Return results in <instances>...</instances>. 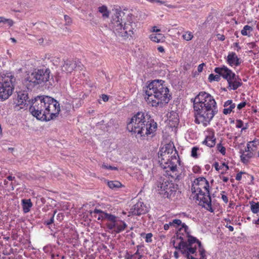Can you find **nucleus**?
Instances as JSON below:
<instances>
[{"mask_svg":"<svg viewBox=\"0 0 259 259\" xmlns=\"http://www.w3.org/2000/svg\"><path fill=\"white\" fill-rule=\"evenodd\" d=\"M191 101L193 103L195 123L206 126L218 112L213 97L205 92H201Z\"/></svg>","mask_w":259,"mask_h":259,"instance_id":"obj_1","label":"nucleus"},{"mask_svg":"<svg viewBox=\"0 0 259 259\" xmlns=\"http://www.w3.org/2000/svg\"><path fill=\"white\" fill-rule=\"evenodd\" d=\"M29 111L38 119L49 121L58 116L60 107L58 102L54 98L38 96L32 99Z\"/></svg>","mask_w":259,"mask_h":259,"instance_id":"obj_2","label":"nucleus"},{"mask_svg":"<svg viewBox=\"0 0 259 259\" xmlns=\"http://www.w3.org/2000/svg\"><path fill=\"white\" fill-rule=\"evenodd\" d=\"M182 227L185 229L188 240L187 242L184 241V238L180 236V232H178L177 236L181 241L176 249L180 250L182 254H186L188 259H206L205 250L201 242L190 234L189 228L185 224H183Z\"/></svg>","mask_w":259,"mask_h":259,"instance_id":"obj_3","label":"nucleus"},{"mask_svg":"<svg viewBox=\"0 0 259 259\" xmlns=\"http://www.w3.org/2000/svg\"><path fill=\"white\" fill-rule=\"evenodd\" d=\"M164 83L162 80H154L145 88L146 96L145 99L152 107H162L170 100L169 89L163 84Z\"/></svg>","mask_w":259,"mask_h":259,"instance_id":"obj_4","label":"nucleus"},{"mask_svg":"<svg viewBox=\"0 0 259 259\" xmlns=\"http://www.w3.org/2000/svg\"><path fill=\"white\" fill-rule=\"evenodd\" d=\"M127 130L136 134L142 139L153 133L157 128V123L147 113L139 112L127 123Z\"/></svg>","mask_w":259,"mask_h":259,"instance_id":"obj_5","label":"nucleus"},{"mask_svg":"<svg viewBox=\"0 0 259 259\" xmlns=\"http://www.w3.org/2000/svg\"><path fill=\"white\" fill-rule=\"evenodd\" d=\"M158 160L163 169L169 168L173 173L175 172V179L180 180L185 176L184 169L181 172L177 170V164H180L178 152L173 144H166L158 153Z\"/></svg>","mask_w":259,"mask_h":259,"instance_id":"obj_6","label":"nucleus"},{"mask_svg":"<svg viewBox=\"0 0 259 259\" xmlns=\"http://www.w3.org/2000/svg\"><path fill=\"white\" fill-rule=\"evenodd\" d=\"M124 13L119 9H115V13L111 22V26L115 33L124 38L132 37L134 31L137 28V25L135 22V18L132 15H128L126 20L122 25V18Z\"/></svg>","mask_w":259,"mask_h":259,"instance_id":"obj_7","label":"nucleus"},{"mask_svg":"<svg viewBox=\"0 0 259 259\" xmlns=\"http://www.w3.org/2000/svg\"><path fill=\"white\" fill-rule=\"evenodd\" d=\"M209 184L204 177L196 179L191 187L192 193H196L199 204L207 210L213 212L209 192Z\"/></svg>","mask_w":259,"mask_h":259,"instance_id":"obj_8","label":"nucleus"},{"mask_svg":"<svg viewBox=\"0 0 259 259\" xmlns=\"http://www.w3.org/2000/svg\"><path fill=\"white\" fill-rule=\"evenodd\" d=\"M155 188L163 197L172 198L178 191V185L168 180L166 177L159 176L156 179Z\"/></svg>","mask_w":259,"mask_h":259,"instance_id":"obj_9","label":"nucleus"},{"mask_svg":"<svg viewBox=\"0 0 259 259\" xmlns=\"http://www.w3.org/2000/svg\"><path fill=\"white\" fill-rule=\"evenodd\" d=\"M15 79L11 73L0 74V101L8 99L12 95Z\"/></svg>","mask_w":259,"mask_h":259,"instance_id":"obj_10","label":"nucleus"},{"mask_svg":"<svg viewBox=\"0 0 259 259\" xmlns=\"http://www.w3.org/2000/svg\"><path fill=\"white\" fill-rule=\"evenodd\" d=\"M50 71L49 69L35 70L26 78L30 86L33 87L37 84L48 81L50 78Z\"/></svg>","mask_w":259,"mask_h":259,"instance_id":"obj_11","label":"nucleus"},{"mask_svg":"<svg viewBox=\"0 0 259 259\" xmlns=\"http://www.w3.org/2000/svg\"><path fill=\"white\" fill-rule=\"evenodd\" d=\"M147 207L142 201H138L130 209V213L132 215H140L147 212Z\"/></svg>","mask_w":259,"mask_h":259,"instance_id":"obj_12","label":"nucleus"},{"mask_svg":"<svg viewBox=\"0 0 259 259\" xmlns=\"http://www.w3.org/2000/svg\"><path fill=\"white\" fill-rule=\"evenodd\" d=\"M214 72L217 74L221 75L227 81L234 77L236 75L231 70L224 65L222 67H216L214 69Z\"/></svg>","mask_w":259,"mask_h":259,"instance_id":"obj_13","label":"nucleus"},{"mask_svg":"<svg viewBox=\"0 0 259 259\" xmlns=\"http://www.w3.org/2000/svg\"><path fill=\"white\" fill-rule=\"evenodd\" d=\"M28 99V93L26 92H19L18 93L16 106L20 107V109L23 108L25 106H27L30 101Z\"/></svg>","mask_w":259,"mask_h":259,"instance_id":"obj_14","label":"nucleus"},{"mask_svg":"<svg viewBox=\"0 0 259 259\" xmlns=\"http://www.w3.org/2000/svg\"><path fill=\"white\" fill-rule=\"evenodd\" d=\"M76 66V62L75 60L73 59L64 60L62 66V70L67 73H71Z\"/></svg>","mask_w":259,"mask_h":259,"instance_id":"obj_15","label":"nucleus"},{"mask_svg":"<svg viewBox=\"0 0 259 259\" xmlns=\"http://www.w3.org/2000/svg\"><path fill=\"white\" fill-rule=\"evenodd\" d=\"M227 82L228 83V88L230 90H236L242 85L241 78L236 75L234 77L228 80Z\"/></svg>","mask_w":259,"mask_h":259,"instance_id":"obj_16","label":"nucleus"},{"mask_svg":"<svg viewBox=\"0 0 259 259\" xmlns=\"http://www.w3.org/2000/svg\"><path fill=\"white\" fill-rule=\"evenodd\" d=\"M240 59L234 52L229 53L227 59V62L231 66H237L240 64Z\"/></svg>","mask_w":259,"mask_h":259,"instance_id":"obj_17","label":"nucleus"},{"mask_svg":"<svg viewBox=\"0 0 259 259\" xmlns=\"http://www.w3.org/2000/svg\"><path fill=\"white\" fill-rule=\"evenodd\" d=\"M223 112L224 114L227 115L233 111V109L235 108L236 105L235 103H233L232 100H228L225 102Z\"/></svg>","mask_w":259,"mask_h":259,"instance_id":"obj_18","label":"nucleus"},{"mask_svg":"<svg viewBox=\"0 0 259 259\" xmlns=\"http://www.w3.org/2000/svg\"><path fill=\"white\" fill-rule=\"evenodd\" d=\"M115 229L114 230V231L116 233H119L123 231L127 227V225L126 224V223L121 220L117 219L115 221Z\"/></svg>","mask_w":259,"mask_h":259,"instance_id":"obj_19","label":"nucleus"},{"mask_svg":"<svg viewBox=\"0 0 259 259\" xmlns=\"http://www.w3.org/2000/svg\"><path fill=\"white\" fill-rule=\"evenodd\" d=\"M184 223L182 224V221L180 220H179V219H175V220H172V222H170V225H171V226H174L175 227H177L179 226L180 225H181V226H182V225ZM183 231H184V232L186 234V233L185 231V229L183 227H182L178 231V232L177 233V235L178 234V232H180V236L183 237L182 235V234H183V233L182 232ZM177 238L178 239H180H180L179 238H178L177 236Z\"/></svg>","mask_w":259,"mask_h":259,"instance_id":"obj_20","label":"nucleus"},{"mask_svg":"<svg viewBox=\"0 0 259 259\" xmlns=\"http://www.w3.org/2000/svg\"><path fill=\"white\" fill-rule=\"evenodd\" d=\"M240 153L241 154L240 156L241 160L244 163H246L253 155L252 152H244L242 150L240 151Z\"/></svg>","mask_w":259,"mask_h":259,"instance_id":"obj_21","label":"nucleus"},{"mask_svg":"<svg viewBox=\"0 0 259 259\" xmlns=\"http://www.w3.org/2000/svg\"><path fill=\"white\" fill-rule=\"evenodd\" d=\"M22 205L23 207V210L24 213L28 212L30 211V208L32 206V203L31 202L30 199H22Z\"/></svg>","mask_w":259,"mask_h":259,"instance_id":"obj_22","label":"nucleus"},{"mask_svg":"<svg viewBox=\"0 0 259 259\" xmlns=\"http://www.w3.org/2000/svg\"><path fill=\"white\" fill-rule=\"evenodd\" d=\"M202 144L207 145L209 147H213L215 144V138L213 135L207 136L202 142Z\"/></svg>","mask_w":259,"mask_h":259,"instance_id":"obj_23","label":"nucleus"},{"mask_svg":"<svg viewBox=\"0 0 259 259\" xmlns=\"http://www.w3.org/2000/svg\"><path fill=\"white\" fill-rule=\"evenodd\" d=\"M98 11L102 14V17L104 18H107L109 16L110 12L108 10L107 7L103 5L98 8Z\"/></svg>","mask_w":259,"mask_h":259,"instance_id":"obj_24","label":"nucleus"},{"mask_svg":"<svg viewBox=\"0 0 259 259\" xmlns=\"http://www.w3.org/2000/svg\"><path fill=\"white\" fill-rule=\"evenodd\" d=\"M213 166L215 169L216 170L219 171L220 169H222L223 167H225V170L224 171H221V174L223 175L226 172V171L229 169V166L228 165H227L225 162H223L221 165H219V164L218 162H215Z\"/></svg>","mask_w":259,"mask_h":259,"instance_id":"obj_25","label":"nucleus"},{"mask_svg":"<svg viewBox=\"0 0 259 259\" xmlns=\"http://www.w3.org/2000/svg\"><path fill=\"white\" fill-rule=\"evenodd\" d=\"M91 213H93L94 214H98V216L95 215V217L97 218V219L98 220H102L105 219V217L104 214H106V212H105L100 209L96 208Z\"/></svg>","mask_w":259,"mask_h":259,"instance_id":"obj_26","label":"nucleus"},{"mask_svg":"<svg viewBox=\"0 0 259 259\" xmlns=\"http://www.w3.org/2000/svg\"><path fill=\"white\" fill-rule=\"evenodd\" d=\"M242 174H245L246 177H245V178L249 179H250V182L248 183L249 185L253 184V177L252 175H250L249 174H245L243 172H240L238 173L236 176V179L237 181H240L241 179L242 178Z\"/></svg>","mask_w":259,"mask_h":259,"instance_id":"obj_27","label":"nucleus"},{"mask_svg":"<svg viewBox=\"0 0 259 259\" xmlns=\"http://www.w3.org/2000/svg\"><path fill=\"white\" fill-rule=\"evenodd\" d=\"M108 186L112 189L119 188L121 187V183L117 181H111L108 182Z\"/></svg>","mask_w":259,"mask_h":259,"instance_id":"obj_28","label":"nucleus"},{"mask_svg":"<svg viewBox=\"0 0 259 259\" xmlns=\"http://www.w3.org/2000/svg\"><path fill=\"white\" fill-rule=\"evenodd\" d=\"M250 209L253 213H257L259 212V202H255L253 201H250Z\"/></svg>","mask_w":259,"mask_h":259,"instance_id":"obj_29","label":"nucleus"},{"mask_svg":"<svg viewBox=\"0 0 259 259\" xmlns=\"http://www.w3.org/2000/svg\"><path fill=\"white\" fill-rule=\"evenodd\" d=\"M253 30L252 27L249 25H245L242 30L241 33L244 36H249L250 32Z\"/></svg>","mask_w":259,"mask_h":259,"instance_id":"obj_30","label":"nucleus"},{"mask_svg":"<svg viewBox=\"0 0 259 259\" xmlns=\"http://www.w3.org/2000/svg\"><path fill=\"white\" fill-rule=\"evenodd\" d=\"M150 38L152 41L158 43L160 42L162 36L161 34H152L150 35Z\"/></svg>","mask_w":259,"mask_h":259,"instance_id":"obj_31","label":"nucleus"},{"mask_svg":"<svg viewBox=\"0 0 259 259\" xmlns=\"http://www.w3.org/2000/svg\"><path fill=\"white\" fill-rule=\"evenodd\" d=\"M104 215L105 217V219H106L109 222H112L114 223L117 220V217L112 214L106 213V214H104Z\"/></svg>","mask_w":259,"mask_h":259,"instance_id":"obj_32","label":"nucleus"},{"mask_svg":"<svg viewBox=\"0 0 259 259\" xmlns=\"http://www.w3.org/2000/svg\"><path fill=\"white\" fill-rule=\"evenodd\" d=\"M221 75L219 74L214 75L213 74L211 73L209 75L208 80L210 82H211L212 81H219L221 79Z\"/></svg>","mask_w":259,"mask_h":259,"instance_id":"obj_33","label":"nucleus"},{"mask_svg":"<svg viewBox=\"0 0 259 259\" xmlns=\"http://www.w3.org/2000/svg\"><path fill=\"white\" fill-rule=\"evenodd\" d=\"M8 23L9 26H12L13 24V21L11 19H6L4 17H0V23Z\"/></svg>","mask_w":259,"mask_h":259,"instance_id":"obj_34","label":"nucleus"},{"mask_svg":"<svg viewBox=\"0 0 259 259\" xmlns=\"http://www.w3.org/2000/svg\"><path fill=\"white\" fill-rule=\"evenodd\" d=\"M82 102H83V101L80 98L75 99L72 101V105H73V107H75L76 108H78L79 107H80L81 106Z\"/></svg>","mask_w":259,"mask_h":259,"instance_id":"obj_35","label":"nucleus"},{"mask_svg":"<svg viewBox=\"0 0 259 259\" xmlns=\"http://www.w3.org/2000/svg\"><path fill=\"white\" fill-rule=\"evenodd\" d=\"M183 37L185 40L189 41L193 38V35L192 32L190 31H187L183 35Z\"/></svg>","mask_w":259,"mask_h":259,"instance_id":"obj_36","label":"nucleus"},{"mask_svg":"<svg viewBox=\"0 0 259 259\" xmlns=\"http://www.w3.org/2000/svg\"><path fill=\"white\" fill-rule=\"evenodd\" d=\"M199 148L198 147H193L191 150V156L195 158H197L198 157V154H197V151L199 150Z\"/></svg>","mask_w":259,"mask_h":259,"instance_id":"obj_37","label":"nucleus"},{"mask_svg":"<svg viewBox=\"0 0 259 259\" xmlns=\"http://www.w3.org/2000/svg\"><path fill=\"white\" fill-rule=\"evenodd\" d=\"M217 149L218 150L221 152L223 155H225L226 154V148L225 147L223 146L220 143L217 145Z\"/></svg>","mask_w":259,"mask_h":259,"instance_id":"obj_38","label":"nucleus"},{"mask_svg":"<svg viewBox=\"0 0 259 259\" xmlns=\"http://www.w3.org/2000/svg\"><path fill=\"white\" fill-rule=\"evenodd\" d=\"M248 143H249L250 145L252 144V148L256 150L257 146L259 145V140L255 139L253 141L249 142Z\"/></svg>","mask_w":259,"mask_h":259,"instance_id":"obj_39","label":"nucleus"},{"mask_svg":"<svg viewBox=\"0 0 259 259\" xmlns=\"http://www.w3.org/2000/svg\"><path fill=\"white\" fill-rule=\"evenodd\" d=\"M64 20L65 21V25H70L72 23V19L68 15H65L64 16Z\"/></svg>","mask_w":259,"mask_h":259,"instance_id":"obj_40","label":"nucleus"},{"mask_svg":"<svg viewBox=\"0 0 259 259\" xmlns=\"http://www.w3.org/2000/svg\"><path fill=\"white\" fill-rule=\"evenodd\" d=\"M153 235L151 233H148L146 235L145 241L147 243H150L152 241V237Z\"/></svg>","mask_w":259,"mask_h":259,"instance_id":"obj_41","label":"nucleus"},{"mask_svg":"<svg viewBox=\"0 0 259 259\" xmlns=\"http://www.w3.org/2000/svg\"><path fill=\"white\" fill-rule=\"evenodd\" d=\"M107 227L108 229L111 230H114L115 229V223L109 222L106 224Z\"/></svg>","mask_w":259,"mask_h":259,"instance_id":"obj_42","label":"nucleus"},{"mask_svg":"<svg viewBox=\"0 0 259 259\" xmlns=\"http://www.w3.org/2000/svg\"><path fill=\"white\" fill-rule=\"evenodd\" d=\"M102 167L105 169H108L110 170H117V168L116 167L112 166L110 165H106L105 163H103L102 165Z\"/></svg>","mask_w":259,"mask_h":259,"instance_id":"obj_43","label":"nucleus"},{"mask_svg":"<svg viewBox=\"0 0 259 259\" xmlns=\"http://www.w3.org/2000/svg\"><path fill=\"white\" fill-rule=\"evenodd\" d=\"M225 191L222 192V193H221L222 199H223V201L225 203H227L228 202V197L227 196V195H226L225 194Z\"/></svg>","mask_w":259,"mask_h":259,"instance_id":"obj_44","label":"nucleus"},{"mask_svg":"<svg viewBox=\"0 0 259 259\" xmlns=\"http://www.w3.org/2000/svg\"><path fill=\"white\" fill-rule=\"evenodd\" d=\"M255 150V149H254L253 148H252L250 146V145L249 144V143H247V147L246 148H245V151H244V152H253Z\"/></svg>","mask_w":259,"mask_h":259,"instance_id":"obj_45","label":"nucleus"},{"mask_svg":"<svg viewBox=\"0 0 259 259\" xmlns=\"http://www.w3.org/2000/svg\"><path fill=\"white\" fill-rule=\"evenodd\" d=\"M53 222H54V215H52L50 220H49L48 221H45V224L48 226V225H50L52 224V223H53Z\"/></svg>","mask_w":259,"mask_h":259,"instance_id":"obj_46","label":"nucleus"},{"mask_svg":"<svg viewBox=\"0 0 259 259\" xmlns=\"http://www.w3.org/2000/svg\"><path fill=\"white\" fill-rule=\"evenodd\" d=\"M236 127L237 128H241L243 125V122L241 120H237L236 121Z\"/></svg>","mask_w":259,"mask_h":259,"instance_id":"obj_47","label":"nucleus"},{"mask_svg":"<svg viewBox=\"0 0 259 259\" xmlns=\"http://www.w3.org/2000/svg\"><path fill=\"white\" fill-rule=\"evenodd\" d=\"M246 105V103L245 102H241L237 105V108H238V109L240 110L242 108H243V107H244Z\"/></svg>","mask_w":259,"mask_h":259,"instance_id":"obj_48","label":"nucleus"},{"mask_svg":"<svg viewBox=\"0 0 259 259\" xmlns=\"http://www.w3.org/2000/svg\"><path fill=\"white\" fill-rule=\"evenodd\" d=\"M247 46L250 49H253L256 47V44L254 42H251L247 44Z\"/></svg>","mask_w":259,"mask_h":259,"instance_id":"obj_49","label":"nucleus"},{"mask_svg":"<svg viewBox=\"0 0 259 259\" xmlns=\"http://www.w3.org/2000/svg\"><path fill=\"white\" fill-rule=\"evenodd\" d=\"M204 65V63H202L201 64H199L197 68V70L199 72H201L203 70V66Z\"/></svg>","mask_w":259,"mask_h":259,"instance_id":"obj_50","label":"nucleus"},{"mask_svg":"<svg viewBox=\"0 0 259 259\" xmlns=\"http://www.w3.org/2000/svg\"><path fill=\"white\" fill-rule=\"evenodd\" d=\"M217 36H218V39L220 40L223 41V40H224L225 39V37L224 35H221V34H219L217 35Z\"/></svg>","mask_w":259,"mask_h":259,"instance_id":"obj_51","label":"nucleus"},{"mask_svg":"<svg viewBox=\"0 0 259 259\" xmlns=\"http://www.w3.org/2000/svg\"><path fill=\"white\" fill-rule=\"evenodd\" d=\"M134 255V256L136 255H138V256H139L138 259H142V258L143 257V255L140 254L139 250L138 249H137V251L135 253V254Z\"/></svg>","mask_w":259,"mask_h":259,"instance_id":"obj_52","label":"nucleus"},{"mask_svg":"<svg viewBox=\"0 0 259 259\" xmlns=\"http://www.w3.org/2000/svg\"><path fill=\"white\" fill-rule=\"evenodd\" d=\"M220 178L221 179H222L223 182H227L228 180H229V178L228 177H224V176H220Z\"/></svg>","mask_w":259,"mask_h":259,"instance_id":"obj_53","label":"nucleus"},{"mask_svg":"<svg viewBox=\"0 0 259 259\" xmlns=\"http://www.w3.org/2000/svg\"><path fill=\"white\" fill-rule=\"evenodd\" d=\"M134 256V254L130 255L128 252L126 253L125 257L126 259H132V258Z\"/></svg>","mask_w":259,"mask_h":259,"instance_id":"obj_54","label":"nucleus"},{"mask_svg":"<svg viewBox=\"0 0 259 259\" xmlns=\"http://www.w3.org/2000/svg\"><path fill=\"white\" fill-rule=\"evenodd\" d=\"M102 99L104 102H106L108 100L109 97L106 95H102Z\"/></svg>","mask_w":259,"mask_h":259,"instance_id":"obj_55","label":"nucleus"},{"mask_svg":"<svg viewBox=\"0 0 259 259\" xmlns=\"http://www.w3.org/2000/svg\"><path fill=\"white\" fill-rule=\"evenodd\" d=\"M226 227L228 228L229 230L230 231H233L234 230V228L233 226H230V225H228V224H227L226 226Z\"/></svg>","mask_w":259,"mask_h":259,"instance_id":"obj_56","label":"nucleus"},{"mask_svg":"<svg viewBox=\"0 0 259 259\" xmlns=\"http://www.w3.org/2000/svg\"><path fill=\"white\" fill-rule=\"evenodd\" d=\"M170 226H171V225H170V222L169 223V224H165L164 225V229L165 230H167L169 229Z\"/></svg>","mask_w":259,"mask_h":259,"instance_id":"obj_57","label":"nucleus"},{"mask_svg":"<svg viewBox=\"0 0 259 259\" xmlns=\"http://www.w3.org/2000/svg\"><path fill=\"white\" fill-rule=\"evenodd\" d=\"M158 51L159 52L163 53L164 52V49L163 47L160 46L157 48Z\"/></svg>","mask_w":259,"mask_h":259,"instance_id":"obj_58","label":"nucleus"},{"mask_svg":"<svg viewBox=\"0 0 259 259\" xmlns=\"http://www.w3.org/2000/svg\"><path fill=\"white\" fill-rule=\"evenodd\" d=\"M167 7L169 8H172V9L179 8V7H178L177 6L171 5H168V6H167Z\"/></svg>","mask_w":259,"mask_h":259,"instance_id":"obj_59","label":"nucleus"},{"mask_svg":"<svg viewBox=\"0 0 259 259\" xmlns=\"http://www.w3.org/2000/svg\"><path fill=\"white\" fill-rule=\"evenodd\" d=\"M7 179L9 180V181H13L15 179V177H12L11 176H9L8 177H7Z\"/></svg>","mask_w":259,"mask_h":259,"instance_id":"obj_60","label":"nucleus"},{"mask_svg":"<svg viewBox=\"0 0 259 259\" xmlns=\"http://www.w3.org/2000/svg\"><path fill=\"white\" fill-rule=\"evenodd\" d=\"M160 31V30L156 28V27L154 26L153 27V32H159Z\"/></svg>","mask_w":259,"mask_h":259,"instance_id":"obj_61","label":"nucleus"},{"mask_svg":"<svg viewBox=\"0 0 259 259\" xmlns=\"http://www.w3.org/2000/svg\"><path fill=\"white\" fill-rule=\"evenodd\" d=\"M234 46L238 48V51L241 49L238 42H235Z\"/></svg>","mask_w":259,"mask_h":259,"instance_id":"obj_62","label":"nucleus"},{"mask_svg":"<svg viewBox=\"0 0 259 259\" xmlns=\"http://www.w3.org/2000/svg\"><path fill=\"white\" fill-rule=\"evenodd\" d=\"M253 223L256 225H259V218L257 220L253 221Z\"/></svg>","mask_w":259,"mask_h":259,"instance_id":"obj_63","label":"nucleus"},{"mask_svg":"<svg viewBox=\"0 0 259 259\" xmlns=\"http://www.w3.org/2000/svg\"><path fill=\"white\" fill-rule=\"evenodd\" d=\"M171 243H172L173 245H174V247H175V248H176V246H179V244H178V245H176V246L175 245L176 241H175V240H171Z\"/></svg>","mask_w":259,"mask_h":259,"instance_id":"obj_64","label":"nucleus"}]
</instances>
